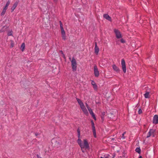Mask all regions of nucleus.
<instances>
[{
    "instance_id": "b1692460",
    "label": "nucleus",
    "mask_w": 158,
    "mask_h": 158,
    "mask_svg": "<svg viewBox=\"0 0 158 158\" xmlns=\"http://www.w3.org/2000/svg\"><path fill=\"white\" fill-rule=\"evenodd\" d=\"M59 23H60V29H62V28H63V27L62 23L61 22V21H60L59 22Z\"/></svg>"
},
{
    "instance_id": "4be33fe9",
    "label": "nucleus",
    "mask_w": 158,
    "mask_h": 158,
    "mask_svg": "<svg viewBox=\"0 0 158 158\" xmlns=\"http://www.w3.org/2000/svg\"><path fill=\"white\" fill-rule=\"evenodd\" d=\"M93 133L94 137L95 138H96V134L95 130H93Z\"/></svg>"
},
{
    "instance_id": "72a5a7b5",
    "label": "nucleus",
    "mask_w": 158,
    "mask_h": 158,
    "mask_svg": "<svg viewBox=\"0 0 158 158\" xmlns=\"http://www.w3.org/2000/svg\"><path fill=\"white\" fill-rule=\"evenodd\" d=\"M102 114L104 115L105 114V112H103L102 113Z\"/></svg>"
},
{
    "instance_id": "4c0bfd02",
    "label": "nucleus",
    "mask_w": 158,
    "mask_h": 158,
    "mask_svg": "<svg viewBox=\"0 0 158 158\" xmlns=\"http://www.w3.org/2000/svg\"><path fill=\"white\" fill-rule=\"evenodd\" d=\"M100 158H104V157H101Z\"/></svg>"
},
{
    "instance_id": "9d476101",
    "label": "nucleus",
    "mask_w": 158,
    "mask_h": 158,
    "mask_svg": "<svg viewBox=\"0 0 158 158\" xmlns=\"http://www.w3.org/2000/svg\"><path fill=\"white\" fill-rule=\"evenodd\" d=\"M60 29L62 39L64 40H65L66 39V36L65 32L64 29V28L61 29Z\"/></svg>"
},
{
    "instance_id": "aec40b11",
    "label": "nucleus",
    "mask_w": 158,
    "mask_h": 158,
    "mask_svg": "<svg viewBox=\"0 0 158 158\" xmlns=\"http://www.w3.org/2000/svg\"><path fill=\"white\" fill-rule=\"evenodd\" d=\"M6 11V10L3 9L2 12L1 13V16H3L5 14Z\"/></svg>"
},
{
    "instance_id": "f704fd0d",
    "label": "nucleus",
    "mask_w": 158,
    "mask_h": 158,
    "mask_svg": "<svg viewBox=\"0 0 158 158\" xmlns=\"http://www.w3.org/2000/svg\"><path fill=\"white\" fill-rule=\"evenodd\" d=\"M83 149H81V150L82 152H85V151L83 150Z\"/></svg>"
},
{
    "instance_id": "f8f14e48",
    "label": "nucleus",
    "mask_w": 158,
    "mask_h": 158,
    "mask_svg": "<svg viewBox=\"0 0 158 158\" xmlns=\"http://www.w3.org/2000/svg\"><path fill=\"white\" fill-rule=\"evenodd\" d=\"M99 48L98 47L97 43H95V45L94 48V52L96 54H98L99 52Z\"/></svg>"
},
{
    "instance_id": "7c9ffc66",
    "label": "nucleus",
    "mask_w": 158,
    "mask_h": 158,
    "mask_svg": "<svg viewBox=\"0 0 158 158\" xmlns=\"http://www.w3.org/2000/svg\"><path fill=\"white\" fill-rule=\"evenodd\" d=\"M14 46V43L12 41H11V47L12 48Z\"/></svg>"
},
{
    "instance_id": "6e6552de",
    "label": "nucleus",
    "mask_w": 158,
    "mask_h": 158,
    "mask_svg": "<svg viewBox=\"0 0 158 158\" xmlns=\"http://www.w3.org/2000/svg\"><path fill=\"white\" fill-rule=\"evenodd\" d=\"M153 123L155 124H157L158 123V115H155L153 119Z\"/></svg>"
},
{
    "instance_id": "7ed1b4c3",
    "label": "nucleus",
    "mask_w": 158,
    "mask_h": 158,
    "mask_svg": "<svg viewBox=\"0 0 158 158\" xmlns=\"http://www.w3.org/2000/svg\"><path fill=\"white\" fill-rule=\"evenodd\" d=\"M71 65L73 71H76L77 67V63L75 59L73 58L71 61Z\"/></svg>"
},
{
    "instance_id": "e433bc0d",
    "label": "nucleus",
    "mask_w": 158,
    "mask_h": 158,
    "mask_svg": "<svg viewBox=\"0 0 158 158\" xmlns=\"http://www.w3.org/2000/svg\"><path fill=\"white\" fill-rule=\"evenodd\" d=\"M138 158H142V157L141 156H140Z\"/></svg>"
},
{
    "instance_id": "473e14b6",
    "label": "nucleus",
    "mask_w": 158,
    "mask_h": 158,
    "mask_svg": "<svg viewBox=\"0 0 158 158\" xmlns=\"http://www.w3.org/2000/svg\"><path fill=\"white\" fill-rule=\"evenodd\" d=\"M35 136H37L39 135V134L38 133H35Z\"/></svg>"
},
{
    "instance_id": "a878e982",
    "label": "nucleus",
    "mask_w": 158,
    "mask_h": 158,
    "mask_svg": "<svg viewBox=\"0 0 158 158\" xmlns=\"http://www.w3.org/2000/svg\"><path fill=\"white\" fill-rule=\"evenodd\" d=\"M85 106L87 108L88 110L89 108H90V107H89V105L87 103H85Z\"/></svg>"
},
{
    "instance_id": "6ab92c4d",
    "label": "nucleus",
    "mask_w": 158,
    "mask_h": 158,
    "mask_svg": "<svg viewBox=\"0 0 158 158\" xmlns=\"http://www.w3.org/2000/svg\"><path fill=\"white\" fill-rule=\"evenodd\" d=\"M91 123L92 124V130H95V127L94 126V122L92 120H91Z\"/></svg>"
},
{
    "instance_id": "5701e85b",
    "label": "nucleus",
    "mask_w": 158,
    "mask_h": 158,
    "mask_svg": "<svg viewBox=\"0 0 158 158\" xmlns=\"http://www.w3.org/2000/svg\"><path fill=\"white\" fill-rule=\"evenodd\" d=\"M10 0H8V1L6 3V5L5 6H6L8 7L9 5V4L10 3Z\"/></svg>"
},
{
    "instance_id": "a211bd4d",
    "label": "nucleus",
    "mask_w": 158,
    "mask_h": 158,
    "mask_svg": "<svg viewBox=\"0 0 158 158\" xmlns=\"http://www.w3.org/2000/svg\"><path fill=\"white\" fill-rule=\"evenodd\" d=\"M21 48L22 51H23L25 48V44L24 43H23L21 45Z\"/></svg>"
},
{
    "instance_id": "2eb2a0df",
    "label": "nucleus",
    "mask_w": 158,
    "mask_h": 158,
    "mask_svg": "<svg viewBox=\"0 0 158 158\" xmlns=\"http://www.w3.org/2000/svg\"><path fill=\"white\" fill-rule=\"evenodd\" d=\"M91 84L93 86V87L94 89H97V86L96 83L93 80H91Z\"/></svg>"
},
{
    "instance_id": "f03ea898",
    "label": "nucleus",
    "mask_w": 158,
    "mask_h": 158,
    "mask_svg": "<svg viewBox=\"0 0 158 158\" xmlns=\"http://www.w3.org/2000/svg\"><path fill=\"white\" fill-rule=\"evenodd\" d=\"M76 99L83 112L85 114H88L87 110L81 100L78 98H77Z\"/></svg>"
},
{
    "instance_id": "1a4fd4ad",
    "label": "nucleus",
    "mask_w": 158,
    "mask_h": 158,
    "mask_svg": "<svg viewBox=\"0 0 158 158\" xmlns=\"http://www.w3.org/2000/svg\"><path fill=\"white\" fill-rule=\"evenodd\" d=\"M60 29L62 39L64 40H65L66 39V36L65 32L64 29V28L61 29Z\"/></svg>"
},
{
    "instance_id": "dca6fc26",
    "label": "nucleus",
    "mask_w": 158,
    "mask_h": 158,
    "mask_svg": "<svg viewBox=\"0 0 158 158\" xmlns=\"http://www.w3.org/2000/svg\"><path fill=\"white\" fill-rule=\"evenodd\" d=\"M103 17L105 19L109 21L111 20V18L107 14H104L103 15Z\"/></svg>"
},
{
    "instance_id": "4468645a",
    "label": "nucleus",
    "mask_w": 158,
    "mask_h": 158,
    "mask_svg": "<svg viewBox=\"0 0 158 158\" xmlns=\"http://www.w3.org/2000/svg\"><path fill=\"white\" fill-rule=\"evenodd\" d=\"M18 2H15L13 5L12 7L11 8V11L12 12L14 11V10L17 6Z\"/></svg>"
},
{
    "instance_id": "423d86ee",
    "label": "nucleus",
    "mask_w": 158,
    "mask_h": 158,
    "mask_svg": "<svg viewBox=\"0 0 158 158\" xmlns=\"http://www.w3.org/2000/svg\"><path fill=\"white\" fill-rule=\"evenodd\" d=\"M155 131V130L153 129H150L148 134L147 137L148 138L151 136L154 137Z\"/></svg>"
},
{
    "instance_id": "c85d7f7f",
    "label": "nucleus",
    "mask_w": 158,
    "mask_h": 158,
    "mask_svg": "<svg viewBox=\"0 0 158 158\" xmlns=\"http://www.w3.org/2000/svg\"><path fill=\"white\" fill-rule=\"evenodd\" d=\"M126 133V132H124L123 134H122V137L123 138V139H125V137H124V135Z\"/></svg>"
},
{
    "instance_id": "393cba45",
    "label": "nucleus",
    "mask_w": 158,
    "mask_h": 158,
    "mask_svg": "<svg viewBox=\"0 0 158 158\" xmlns=\"http://www.w3.org/2000/svg\"><path fill=\"white\" fill-rule=\"evenodd\" d=\"M7 35L8 36H11L12 35V32L11 31L9 32L8 33Z\"/></svg>"
},
{
    "instance_id": "9b49d317",
    "label": "nucleus",
    "mask_w": 158,
    "mask_h": 158,
    "mask_svg": "<svg viewBox=\"0 0 158 158\" xmlns=\"http://www.w3.org/2000/svg\"><path fill=\"white\" fill-rule=\"evenodd\" d=\"M88 110L90 113V114L92 115L94 119L95 120H96V118L95 117V115L93 113L92 110L91 108L88 109Z\"/></svg>"
},
{
    "instance_id": "ddd939ff",
    "label": "nucleus",
    "mask_w": 158,
    "mask_h": 158,
    "mask_svg": "<svg viewBox=\"0 0 158 158\" xmlns=\"http://www.w3.org/2000/svg\"><path fill=\"white\" fill-rule=\"evenodd\" d=\"M112 68L114 71L117 72H119V68L117 67L116 65L114 64L112 65Z\"/></svg>"
},
{
    "instance_id": "58836bf2",
    "label": "nucleus",
    "mask_w": 158,
    "mask_h": 158,
    "mask_svg": "<svg viewBox=\"0 0 158 158\" xmlns=\"http://www.w3.org/2000/svg\"><path fill=\"white\" fill-rule=\"evenodd\" d=\"M38 158H42L41 157H40L38 156Z\"/></svg>"
},
{
    "instance_id": "c756f323",
    "label": "nucleus",
    "mask_w": 158,
    "mask_h": 158,
    "mask_svg": "<svg viewBox=\"0 0 158 158\" xmlns=\"http://www.w3.org/2000/svg\"><path fill=\"white\" fill-rule=\"evenodd\" d=\"M120 41H121V42L122 43H124L125 42V40L123 39H121L120 40Z\"/></svg>"
},
{
    "instance_id": "0eeeda50",
    "label": "nucleus",
    "mask_w": 158,
    "mask_h": 158,
    "mask_svg": "<svg viewBox=\"0 0 158 158\" xmlns=\"http://www.w3.org/2000/svg\"><path fill=\"white\" fill-rule=\"evenodd\" d=\"M94 72L95 76L96 77H98L99 75V73L96 65H94Z\"/></svg>"
},
{
    "instance_id": "412c9836",
    "label": "nucleus",
    "mask_w": 158,
    "mask_h": 158,
    "mask_svg": "<svg viewBox=\"0 0 158 158\" xmlns=\"http://www.w3.org/2000/svg\"><path fill=\"white\" fill-rule=\"evenodd\" d=\"M135 151L139 153L140 152V149L139 148H137L135 149Z\"/></svg>"
},
{
    "instance_id": "c9c22d12",
    "label": "nucleus",
    "mask_w": 158,
    "mask_h": 158,
    "mask_svg": "<svg viewBox=\"0 0 158 158\" xmlns=\"http://www.w3.org/2000/svg\"><path fill=\"white\" fill-rule=\"evenodd\" d=\"M104 158H109L107 156H104Z\"/></svg>"
},
{
    "instance_id": "39448f33",
    "label": "nucleus",
    "mask_w": 158,
    "mask_h": 158,
    "mask_svg": "<svg viewBox=\"0 0 158 158\" xmlns=\"http://www.w3.org/2000/svg\"><path fill=\"white\" fill-rule=\"evenodd\" d=\"M114 32L115 33L116 37L118 39H120L122 37V36L121 32L118 29H114Z\"/></svg>"
},
{
    "instance_id": "cd10ccee",
    "label": "nucleus",
    "mask_w": 158,
    "mask_h": 158,
    "mask_svg": "<svg viewBox=\"0 0 158 158\" xmlns=\"http://www.w3.org/2000/svg\"><path fill=\"white\" fill-rule=\"evenodd\" d=\"M142 113V110L141 109H139L138 111V113L139 114H140Z\"/></svg>"
},
{
    "instance_id": "2f4dec72",
    "label": "nucleus",
    "mask_w": 158,
    "mask_h": 158,
    "mask_svg": "<svg viewBox=\"0 0 158 158\" xmlns=\"http://www.w3.org/2000/svg\"><path fill=\"white\" fill-rule=\"evenodd\" d=\"M62 55H63V56L64 57H65V55H64V54L63 53V52L62 51H61Z\"/></svg>"
},
{
    "instance_id": "bb28decb",
    "label": "nucleus",
    "mask_w": 158,
    "mask_h": 158,
    "mask_svg": "<svg viewBox=\"0 0 158 158\" xmlns=\"http://www.w3.org/2000/svg\"><path fill=\"white\" fill-rule=\"evenodd\" d=\"M8 7L7 6H5L3 8V9L4 10H6L8 8Z\"/></svg>"
},
{
    "instance_id": "20e7f679",
    "label": "nucleus",
    "mask_w": 158,
    "mask_h": 158,
    "mask_svg": "<svg viewBox=\"0 0 158 158\" xmlns=\"http://www.w3.org/2000/svg\"><path fill=\"white\" fill-rule=\"evenodd\" d=\"M121 63L123 70V72L125 73L126 72V68L125 61L124 59H122Z\"/></svg>"
},
{
    "instance_id": "f3484780",
    "label": "nucleus",
    "mask_w": 158,
    "mask_h": 158,
    "mask_svg": "<svg viewBox=\"0 0 158 158\" xmlns=\"http://www.w3.org/2000/svg\"><path fill=\"white\" fill-rule=\"evenodd\" d=\"M144 95L145 98H149L150 97L149 92H146V93L144 94Z\"/></svg>"
},
{
    "instance_id": "f257e3e1",
    "label": "nucleus",
    "mask_w": 158,
    "mask_h": 158,
    "mask_svg": "<svg viewBox=\"0 0 158 158\" xmlns=\"http://www.w3.org/2000/svg\"><path fill=\"white\" fill-rule=\"evenodd\" d=\"M77 135L78 139L77 142L78 144L80 146L81 149H86L89 148V145L88 142L86 139H84L82 142L81 139H80L81 133L79 129H77Z\"/></svg>"
}]
</instances>
